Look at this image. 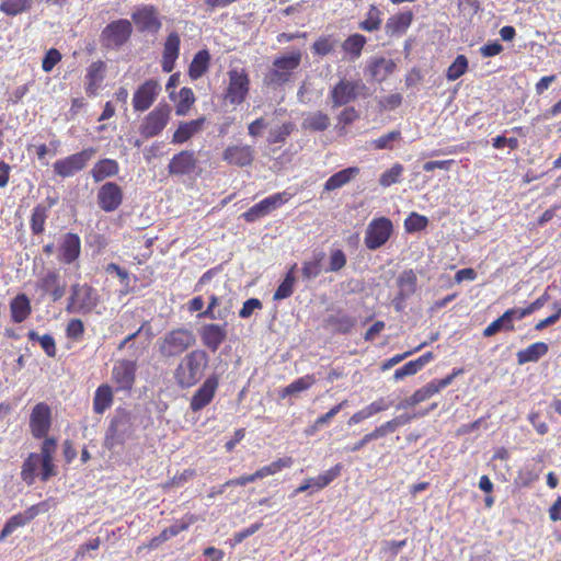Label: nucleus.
<instances>
[{
  "mask_svg": "<svg viewBox=\"0 0 561 561\" xmlns=\"http://www.w3.org/2000/svg\"><path fill=\"white\" fill-rule=\"evenodd\" d=\"M57 450V439L55 437L45 438L41 446V453H31L23 461L21 468V479L27 484L33 485L36 480V470L41 466L39 479L43 482L48 481L57 474L54 463V455Z\"/></svg>",
  "mask_w": 561,
  "mask_h": 561,
  "instance_id": "nucleus-1",
  "label": "nucleus"
},
{
  "mask_svg": "<svg viewBox=\"0 0 561 561\" xmlns=\"http://www.w3.org/2000/svg\"><path fill=\"white\" fill-rule=\"evenodd\" d=\"M209 357L204 350H193L186 353L173 371L175 383L181 389L196 386L204 377Z\"/></svg>",
  "mask_w": 561,
  "mask_h": 561,
  "instance_id": "nucleus-2",
  "label": "nucleus"
},
{
  "mask_svg": "<svg viewBox=\"0 0 561 561\" xmlns=\"http://www.w3.org/2000/svg\"><path fill=\"white\" fill-rule=\"evenodd\" d=\"M301 59L302 53L299 49L276 57L273 60L272 68L264 75V85L276 88L288 83L294 71L299 68Z\"/></svg>",
  "mask_w": 561,
  "mask_h": 561,
  "instance_id": "nucleus-3",
  "label": "nucleus"
},
{
  "mask_svg": "<svg viewBox=\"0 0 561 561\" xmlns=\"http://www.w3.org/2000/svg\"><path fill=\"white\" fill-rule=\"evenodd\" d=\"M196 343L194 332L186 328H175L158 340L159 355L164 359L175 358L192 348Z\"/></svg>",
  "mask_w": 561,
  "mask_h": 561,
  "instance_id": "nucleus-4",
  "label": "nucleus"
},
{
  "mask_svg": "<svg viewBox=\"0 0 561 561\" xmlns=\"http://www.w3.org/2000/svg\"><path fill=\"white\" fill-rule=\"evenodd\" d=\"M228 83L224 99L230 105H241L250 94L251 80L244 68H231L227 72Z\"/></svg>",
  "mask_w": 561,
  "mask_h": 561,
  "instance_id": "nucleus-5",
  "label": "nucleus"
},
{
  "mask_svg": "<svg viewBox=\"0 0 561 561\" xmlns=\"http://www.w3.org/2000/svg\"><path fill=\"white\" fill-rule=\"evenodd\" d=\"M96 153L93 147L84 148L79 152L67 156L54 162V173L60 178H70L84 170L89 161Z\"/></svg>",
  "mask_w": 561,
  "mask_h": 561,
  "instance_id": "nucleus-6",
  "label": "nucleus"
},
{
  "mask_svg": "<svg viewBox=\"0 0 561 561\" xmlns=\"http://www.w3.org/2000/svg\"><path fill=\"white\" fill-rule=\"evenodd\" d=\"M171 116V106L168 103H159L149 112L139 127L140 135L148 139L160 135L167 127Z\"/></svg>",
  "mask_w": 561,
  "mask_h": 561,
  "instance_id": "nucleus-7",
  "label": "nucleus"
},
{
  "mask_svg": "<svg viewBox=\"0 0 561 561\" xmlns=\"http://www.w3.org/2000/svg\"><path fill=\"white\" fill-rule=\"evenodd\" d=\"M99 304L95 289L87 284L71 287V296L66 310L68 312H91Z\"/></svg>",
  "mask_w": 561,
  "mask_h": 561,
  "instance_id": "nucleus-8",
  "label": "nucleus"
},
{
  "mask_svg": "<svg viewBox=\"0 0 561 561\" xmlns=\"http://www.w3.org/2000/svg\"><path fill=\"white\" fill-rule=\"evenodd\" d=\"M393 232L392 221L387 217L374 218L367 226L364 243L368 250L385 245Z\"/></svg>",
  "mask_w": 561,
  "mask_h": 561,
  "instance_id": "nucleus-9",
  "label": "nucleus"
},
{
  "mask_svg": "<svg viewBox=\"0 0 561 561\" xmlns=\"http://www.w3.org/2000/svg\"><path fill=\"white\" fill-rule=\"evenodd\" d=\"M364 88L365 85L360 80L340 79L329 92L332 107L336 108L354 102L358 98L359 91Z\"/></svg>",
  "mask_w": 561,
  "mask_h": 561,
  "instance_id": "nucleus-10",
  "label": "nucleus"
},
{
  "mask_svg": "<svg viewBox=\"0 0 561 561\" xmlns=\"http://www.w3.org/2000/svg\"><path fill=\"white\" fill-rule=\"evenodd\" d=\"M51 505L49 500L42 501L37 504H34L27 507L24 512L18 513L11 516L4 524L2 530L0 531V541L4 540L8 536H10L15 529L19 527H23L32 522L39 514L47 513L50 510Z\"/></svg>",
  "mask_w": 561,
  "mask_h": 561,
  "instance_id": "nucleus-11",
  "label": "nucleus"
},
{
  "mask_svg": "<svg viewBox=\"0 0 561 561\" xmlns=\"http://www.w3.org/2000/svg\"><path fill=\"white\" fill-rule=\"evenodd\" d=\"M137 364L131 359H118L113 365L111 379L116 391L130 392L136 382Z\"/></svg>",
  "mask_w": 561,
  "mask_h": 561,
  "instance_id": "nucleus-12",
  "label": "nucleus"
},
{
  "mask_svg": "<svg viewBox=\"0 0 561 561\" xmlns=\"http://www.w3.org/2000/svg\"><path fill=\"white\" fill-rule=\"evenodd\" d=\"M133 25L128 20L119 19L113 21L102 31V43L106 47L118 48L129 39Z\"/></svg>",
  "mask_w": 561,
  "mask_h": 561,
  "instance_id": "nucleus-13",
  "label": "nucleus"
},
{
  "mask_svg": "<svg viewBox=\"0 0 561 561\" xmlns=\"http://www.w3.org/2000/svg\"><path fill=\"white\" fill-rule=\"evenodd\" d=\"M161 92V84L157 79H148L134 92L131 103L135 112L149 110Z\"/></svg>",
  "mask_w": 561,
  "mask_h": 561,
  "instance_id": "nucleus-14",
  "label": "nucleus"
},
{
  "mask_svg": "<svg viewBox=\"0 0 561 561\" xmlns=\"http://www.w3.org/2000/svg\"><path fill=\"white\" fill-rule=\"evenodd\" d=\"M51 427V409L45 402L34 405L30 414V431L34 438H47Z\"/></svg>",
  "mask_w": 561,
  "mask_h": 561,
  "instance_id": "nucleus-15",
  "label": "nucleus"
},
{
  "mask_svg": "<svg viewBox=\"0 0 561 561\" xmlns=\"http://www.w3.org/2000/svg\"><path fill=\"white\" fill-rule=\"evenodd\" d=\"M57 260L65 265H71L78 261L81 254V239L77 233H64L57 247Z\"/></svg>",
  "mask_w": 561,
  "mask_h": 561,
  "instance_id": "nucleus-16",
  "label": "nucleus"
},
{
  "mask_svg": "<svg viewBox=\"0 0 561 561\" xmlns=\"http://www.w3.org/2000/svg\"><path fill=\"white\" fill-rule=\"evenodd\" d=\"M218 387V376L216 374L208 376L192 396L190 401V409L193 412H198L207 407L214 400Z\"/></svg>",
  "mask_w": 561,
  "mask_h": 561,
  "instance_id": "nucleus-17",
  "label": "nucleus"
},
{
  "mask_svg": "<svg viewBox=\"0 0 561 561\" xmlns=\"http://www.w3.org/2000/svg\"><path fill=\"white\" fill-rule=\"evenodd\" d=\"M123 190L115 182H106L98 190V205L106 211L112 213L119 208L123 203Z\"/></svg>",
  "mask_w": 561,
  "mask_h": 561,
  "instance_id": "nucleus-18",
  "label": "nucleus"
},
{
  "mask_svg": "<svg viewBox=\"0 0 561 561\" xmlns=\"http://www.w3.org/2000/svg\"><path fill=\"white\" fill-rule=\"evenodd\" d=\"M35 287L42 297L49 295L54 302L60 300L66 293V284L61 282L57 271H48L36 282Z\"/></svg>",
  "mask_w": 561,
  "mask_h": 561,
  "instance_id": "nucleus-19",
  "label": "nucleus"
},
{
  "mask_svg": "<svg viewBox=\"0 0 561 561\" xmlns=\"http://www.w3.org/2000/svg\"><path fill=\"white\" fill-rule=\"evenodd\" d=\"M461 374H463V369L458 368L454 369L451 374L447 375L445 378L431 380L425 386L416 389L412 393V401H415L417 405L419 403L428 400L430 398L438 393L440 390L448 387L454 381V379Z\"/></svg>",
  "mask_w": 561,
  "mask_h": 561,
  "instance_id": "nucleus-20",
  "label": "nucleus"
},
{
  "mask_svg": "<svg viewBox=\"0 0 561 561\" xmlns=\"http://www.w3.org/2000/svg\"><path fill=\"white\" fill-rule=\"evenodd\" d=\"M203 345L211 352H216L227 339V323H206L199 330Z\"/></svg>",
  "mask_w": 561,
  "mask_h": 561,
  "instance_id": "nucleus-21",
  "label": "nucleus"
},
{
  "mask_svg": "<svg viewBox=\"0 0 561 561\" xmlns=\"http://www.w3.org/2000/svg\"><path fill=\"white\" fill-rule=\"evenodd\" d=\"M58 203L56 197H47L44 203L37 204L31 213L30 229L32 234L39 236L45 231V224L50 209Z\"/></svg>",
  "mask_w": 561,
  "mask_h": 561,
  "instance_id": "nucleus-22",
  "label": "nucleus"
},
{
  "mask_svg": "<svg viewBox=\"0 0 561 561\" xmlns=\"http://www.w3.org/2000/svg\"><path fill=\"white\" fill-rule=\"evenodd\" d=\"M522 316H519V312L517 310V307L510 308L503 312L497 319L492 321L482 332V335L484 337H491L495 335L496 333L503 331V332H513L515 331V324L514 321L522 320Z\"/></svg>",
  "mask_w": 561,
  "mask_h": 561,
  "instance_id": "nucleus-23",
  "label": "nucleus"
},
{
  "mask_svg": "<svg viewBox=\"0 0 561 561\" xmlns=\"http://www.w3.org/2000/svg\"><path fill=\"white\" fill-rule=\"evenodd\" d=\"M222 159L230 165L248 167L254 160V150L249 145H231L224 150Z\"/></svg>",
  "mask_w": 561,
  "mask_h": 561,
  "instance_id": "nucleus-24",
  "label": "nucleus"
},
{
  "mask_svg": "<svg viewBox=\"0 0 561 561\" xmlns=\"http://www.w3.org/2000/svg\"><path fill=\"white\" fill-rule=\"evenodd\" d=\"M197 163L194 151L182 150L172 157L168 164V171L174 175L191 174L197 168Z\"/></svg>",
  "mask_w": 561,
  "mask_h": 561,
  "instance_id": "nucleus-25",
  "label": "nucleus"
},
{
  "mask_svg": "<svg viewBox=\"0 0 561 561\" xmlns=\"http://www.w3.org/2000/svg\"><path fill=\"white\" fill-rule=\"evenodd\" d=\"M133 21L141 32L156 33L161 27V21L157 9L153 5H147L133 14Z\"/></svg>",
  "mask_w": 561,
  "mask_h": 561,
  "instance_id": "nucleus-26",
  "label": "nucleus"
},
{
  "mask_svg": "<svg viewBox=\"0 0 561 561\" xmlns=\"http://www.w3.org/2000/svg\"><path fill=\"white\" fill-rule=\"evenodd\" d=\"M180 35L176 32H171L163 44L161 67L164 72L173 71L175 61L180 55Z\"/></svg>",
  "mask_w": 561,
  "mask_h": 561,
  "instance_id": "nucleus-27",
  "label": "nucleus"
},
{
  "mask_svg": "<svg viewBox=\"0 0 561 561\" xmlns=\"http://www.w3.org/2000/svg\"><path fill=\"white\" fill-rule=\"evenodd\" d=\"M206 117L202 116L188 122H181L173 133L172 144L182 145L187 142L192 137L199 134L205 126Z\"/></svg>",
  "mask_w": 561,
  "mask_h": 561,
  "instance_id": "nucleus-28",
  "label": "nucleus"
},
{
  "mask_svg": "<svg viewBox=\"0 0 561 561\" xmlns=\"http://www.w3.org/2000/svg\"><path fill=\"white\" fill-rule=\"evenodd\" d=\"M413 19L414 14L411 10L391 15L385 25L386 33L389 36H402L411 26Z\"/></svg>",
  "mask_w": 561,
  "mask_h": 561,
  "instance_id": "nucleus-29",
  "label": "nucleus"
},
{
  "mask_svg": "<svg viewBox=\"0 0 561 561\" xmlns=\"http://www.w3.org/2000/svg\"><path fill=\"white\" fill-rule=\"evenodd\" d=\"M396 68V62L385 57H374L367 64L368 75L377 82L385 81Z\"/></svg>",
  "mask_w": 561,
  "mask_h": 561,
  "instance_id": "nucleus-30",
  "label": "nucleus"
},
{
  "mask_svg": "<svg viewBox=\"0 0 561 561\" xmlns=\"http://www.w3.org/2000/svg\"><path fill=\"white\" fill-rule=\"evenodd\" d=\"M105 69V62L102 60L94 61L88 67L85 75V93L88 96L96 95L104 80Z\"/></svg>",
  "mask_w": 561,
  "mask_h": 561,
  "instance_id": "nucleus-31",
  "label": "nucleus"
},
{
  "mask_svg": "<svg viewBox=\"0 0 561 561\" xmlns=\"http://www.w3.org/2000/svg\"><path fill=\"white\" fill-rule=\"evenodd\" d=\"M208 300L207 308L198 317L209 320H226L231 314L230 301L222 306V299L216 294H210Z\"/></svg>",
  "mask_w": 561,
  "mask_h": 561,
  "instance_id": "nucleus-32",
  "label": "nucleus"
},
{
  "mask_svg": "<svg viewBox=\"0 0 561 561\" xmlns=\"http://www.w3.org/2000/svg\"><path fill=\"white\" fill-rule=\"evenodd\" d=\"M118 173V162L110 158L100 159L91 169V176L95 183H100L107 178L116 176Z\"/></svg>",
  "mask_w": 561,
  "mask_h": 561,
  "instance_id": "nucleus-33",
  "label": "nucleus"
},
{
  "mask_svg": "<svg viewBox=\"0 0 561 561\" xmlns=\"http://www.w3.org/2000/svg\"><path fill=\"white\" fill-rule=\"evenodd\" d=\"M114 402V392L110 385L102 383L94 391L93 396V412L98 415H103Z\"/></svg>",
  "mask_w": 561,
  "mask_h": 561,
  "instance_id": "nucleus-34",
  "label": "nucleus"
},
{
  "mask_svg": "<svg viewBox=\"0 0 561 561\" xmlns=\"http://www.w3.org/2000/svg\"><path fill=\"white\" fill-rule=\"evenodd\" d=\"M11 320L14 323L25 321L32 313V306L30 298L25 294H18L10 301Z\"/></svg>",
  "mask_w": 561,
  "mask_h": 561,
  "instance_id": "nucleus-35",
  "label": "nucleus"
},
{
  "mask_svg": "<svg viewBox=\"0 0 561 561\" xmlns=\"http://www.w3.org/2000/svg\"><path fill=\"white\" fill-rule=\"evenodd\" d=\"M360 172L358 167H348L332 174L324 183V191L331 192L343 187L354 180Z\"/></svg>",
  "mask_w": 561,
  "mask_h": 561,
  "instance_id": "nucleus-36",
  "label": "nucleus"
},
{
  "mask_svg": "<svg viewBox=\"0 0 561 561\" xmlns=\"http://www.w3.org/2000/svg\"><path fill=\"white\" fill-rule=\"evenodd\" d=\"M434 359L433 352H426L414 360L405 363L402 367L396 369L393 374L394 380L403 379L407 376L417 374L425 365Z\"/></svg>",
  "mask_w": 561,
  "mask_h": 561,
  "instance_id": "nucleus-37",
  "label": "nucleus"
},
{
  "mask_svg": "<svg viewBox=\"0 0 561 561\" xmlns=\"http://www.w3.org/2000/svg\"><path fill=\"white\" fill-rule=\"evenodd\" d=\"M210 59L211 57L207 49L198 50L194 55L187 71V75L191 78V80H197L208 71L210 66Z\"/></svg>",
  "mask_w": 561,
  "mask_h": 561,
  "instance_id": "nucleus-38",
  "label": "nucleus"
},
{
  "mask_svg": "<svg viewBox=\"0 0 561 561\" xmlns=\"http://www.w3.org/2000/svg\"><path fill=\"white\" fill-rule=\"evenodd\" d=\"M549 351V346L545 342H535L516 354L518 365L538 362Z\"/></svg>",
  "mask_w": 561,
  "mask_h": 561,
  "instance_id": "nucleus-39",
  "label": "nucleus"
},
{
  "mask_svg": "<svg viewBox=\"0 0 561 561\" xmlns=\"http://www.w3.org/2000/svg\"><path fill=\"white\" fill-rule=\"evenodd\" d=\"M366 43L367 39L364 35L355 33L344 39L342 43V49L350 56L351 60H356L360 57Z\"/></svg>",
  "mask_w": 561,
  "mask_h": 561,
  "instance_id": "nucleus-40",
  "label": "nucleus"
},
{
  "mask_svg": "<svg viewBox=\"0 0 561 561\" xmlns=\"http://www.w3.org/2000/svg\"><path fill=\"white\" fill-rule=\"evenodd\" d=\"M297 267V264H293L291 267L288 270V272L286 273L284 279L282 280V283L278 285V287L276 288L274 295H273V299L274 300H282V299H286L288 297H290L294 293V286H295V282H296V277H295V270Z\"/></svg>",
  "mask_w": 561,
  "mask_h": 561,
  "instance_id": "nucleus-41",
  "label": "nucleus"
},
{
  "mask_svg": "<svg viewBox=\"0 0 561 561\" xmlns=\"http://www.w3.org/2000/svg\"><path fill=\"white\" fill-rule=\"evenodd\" d=\"M382 23V12L376 4H370L365 19L359 22V28L366 32H376L380 30Z\"/></svg>",
  "mask_w": 561,
  "mask_h": 561,
  "instance_id": "nucleus-42",
  "label": "nucleus"
},
{
  "mask_svg": "<svg viewBox=\"0 0 561 561\" xmlns=\"http://www.w3.org/2000/svg\"><path fill=\"white\" fill-rule=\"evenodd\" d=\"M399 295L402 298L409 297L416 291L417 277L413 270L403 271L398 278Z\"/></svg>",
  "mask_w": 561,
  "mask_h": 561,
  "instance_id": "nucleus-43",
  "label": "nucleus"
},
{
  "mask_svg": "<svg viewBox=\"0 0 561 561\" xmlns=\"http://www.w3.org/2000/svg\"><path fill=\"white\" fill-rule=\"evenodd\" d=\"M336 46L337 39L335 38L334 35H322L313 42L311 46V51L316 56L323 57L329 54H332L335 50Z\"/></svg>",
  "mask_w": 561,
  "mask_h": 561,
  "instance_id": "nucleus-44",
  "label": "nucleus"
},
{
  "mask_svg": "<svg viewBox=\"0 0 561 561\" xmlns=\"http://www.w3.org/2000/svg\"><path fill=\"white\" fill-rule=\"evenodd\" d=\"M328 325H330L335 332L347 334L355 327V318L347 314H332L327 319Z\"/></svg>",
  "mask_w": 561,
  "mask_h": 561,
  "instance_id": "nucleus-45",
  "label": "nucleus"
},
{
  "mask_svg": "<svg viewBox=\"0 0 561 561\" xmlns=\"http://www.w3.org/2000/svg\"><path fill=\"white\" fill-rule=\"evenodd\" d=\"M32 0H1L0 11L8 16H16L32 8Z\"/></svg>",
  "mask_w": 561,
  "mask_h": 561,
  "instance_id": "nucleus-46",
  "label": "nucleus"
},
{
  "mask_svg": "<svg viewBox=\"0 0 561 561\" xmlns=\"http://www.w3.org/2000/svg\"><path fill=\"white\" fill-rule=\"evenodd\" d=\"M196 98L193 90L188 87L181 88L179 92V101L175 104V114L178 116H185L195 104Z\"/></svg>",
  "mask_w": 561,
  "mask_h": 561,
  "instance_id": "nucleus-47",
  "label": "nucleus"
},
{
  "mask_svg": "<svg viewBox=\"0 0 561 561\" xmlns=\"http://www.w3.org/2000/svg\"><path fill=\"white\" fill-rule=\"evenodd\" d=\"M329 126L330 118L325 113L321 111L308 115L302 122V128L311 131H323Z\"/></svg>",
  "mask_w": 561,
  "mask_h": 561,
  "instance_id": "nucleus-48",
  "label": "nucleus"
},
{
  "mask_svg": "<svg viewBox=\"0 0 561 561\" xmlns=\"http://www.w3.org/2000/svg\"><path fill=\"white\" fill-rule=\"evenodd\" d=\"M342 468L343 467L341 463H336L335 466H333L325 472L319 474L318 477L309 478V482H311L312 488L316 491L322 490L341 474Z\"/></svg>",
  "mask_w": 561,
  "mask_h": 561,
  "instance_id": "nucleus-49",
  "label": "nucleus"
},
{
  "mask_svg": "<svg viewBox=\"0 0 561 561\" xmlns=\"http://www.w3.org/2000/svg\"><path fill=\"white\" fill-rule=\"evenodd\" d=\"M324 252L320 251L313 255L310 261H305L301 267V274L306 279H312L318 277L322 272V260L324 259Z\"/></svg>",
  "mask_w": 561,
  "mask_h": 561,
  "instance_id": "nucleus-50",
  "label": "nucleus"
},
{
  "mask_svg": "<svg viewBox=\"0 0 561 561\" xmlns=\"http://www.w3.org/2000/svg\"><path fill=\"white\" fill-rule=\"evenodd\" d=\"M27 337L32 342H38L43 351L48 357H55L57 354V347L55 339L50 334L39 335L36 331L31 330L27 333Z\"/></svg>",
  "mask_w": 561,
  "mask_h": 561,
  "instance_id": "nucleus-51",
  "label": "nucleus"
},
{
  "mask_svg": "<svg viewBox=\"0 0 561 561\" xmlns=\"http://www.w3.org/2000/svg\"><path fill=\"white\" fill-rule=\"evenodd\" d=\"M316 383V378L313 375H306L300 377L288 386H286L282 391V397L291 396L301 391L309 389L311 386Z\"/></svg>",
  "mask_w": 561,
  "mask_h": 561,
  "instance_id": "nucleus-52",
  "label": "nucleus"
},
{
  "mask_svg": "<svg viewBox=\"0 0 561 561\" xmlns=\"http://www.w3.org/2000/svg\"><path fill=\"white\" fill-rule=\"evenodd\" d=\"M295 129V124L293 122H286L282 124L279 127L272 129L270 131L267 141L271 145L283 144L290 136V134Z\"/></svg>",
  "mask_w": 561,
  "mask_h": 561,
  "instance_id": "nucleus-53",
  "label": "nucleus"
},
{
  "mask_svg": "<svg viewBox=\"0 0 561 561\" xmlns=\"http://www.w3.org/2000/svg\"><path fill=\"white\" fill-rule=\"evenodd\" d=\"M468 70V59L465 55H458L446 71V78L455 81L465 75Z\"/></svg>",
  "mask_w": 561,
  "mask_h": 561,
  "instance_id": "nucleus-54",
  "label": "nucleus"
},
{
  "mask_svg": "<svg viewBox=\"0 0 561 561\" xmlns=\"http://www.w3.org/2000/svg\"><path fill=\"white\" fill-rule=\"evenodd\" d=\"M428 226V219L415 211L411 213L404 220V229L409 233L422 231Z\"/></svg>",
  "mask_w": 561,
  "mask_h": 561,
  "instance_id": "nucleus-55",
  "label": "nucleus"
},
{
  "mask_svg": "<svg viewBox=\"0 0 561 561\" xmlns=\"http://www.w3.org/2000/svg\"><path fill=\"white\" fill-rule=\"evenodd\" d=\"M401 139V131L400 130H392L389 131L386 135H382L381 137L374 139L371 141V146L377 150L382 149H393V142L399 141Z\"/></svg>",
  "mask_w": 561,
  "mask_h": 561,
  "instance_id": "nucleus-56",
  "label": "nucleus"
},
{
  "mask_svg": "<svg viewBox=\"0 0 561 561\" xmlns=\"http://www.w3.org/2000/svg\"><path fill=\"white\" fill-rule=\"evenodd\" d=\"M403 172V167L400 163L393 164L389 170L385 171L379 179V183L383 187L391 186L399 182V179Z\"/></svg>",
  "mask_w": 561,
  "mask_h": 561,
  "instance_id": "nucleus-57",
  "label": "nucleus"
},
{
  "mask_svg": "<svg viewBox=\"0 0 561 561\" xmlns=\"http://www.w3.org/2000/svg\"><path fill=\"white\" fill-rule=\"evenodd\" d=\"M289 198H290V195L288 193L282 192V193H275L273 195H270V196L265 197L264 199H262L261 202L264 205L267 213L270 214L274 209L280 207L286 202H288Z\"/></svg>",
  "mask_w": 561,
  "mask_h": 561,
  "instance_id": "nucleus-58",
  "label": "nucleus"
},
{
  "mask_svg": "<svg viewBox=\"0 0 561 561\" xmlns=\"http://www.w3.org/2000/svg\"><path fill=\"white\" fill-rule=\"evenodd\" d=\"M198 517L194 514H186L181 520L165 528L171 537L178 536L180 533L188 529L191 525L196 523Z\"/></svg>",
  "mask_w": 561,
  "mask_h": 561,
  "instance_id": "nucleus-59",
  "label": "nucleus"
},
{
  "mask_svg": "<svg viewBox=\"0 0 561 561\" xmlns=\"http://www.w3.org/2000/svg\"><path fill=\"white\" fill-rule=\"evenodd\" d=\"M347 259L341 249L332 250L330 253V262L327 272H339L345 267Z\"/></svg>",
  "mask_w": 561,
  "mask_h": 561,
  "instance_id": "nucleus-60",
  "label": "nucleus"
},
{
  "mask_svg": "<svg viewBox=\"0 0 561 561\" xmlns=\"http://www.w3.org/2000/svg\"><path fill=\"white\" fill-rule=\"evenodd\" d=\"M84 334V324L80 319H71L66 327V335L70 340L78 341Z\"/></svg>",
  "mask_w": 561,
  "mask_h": 561,
  "instance_id": "nucleus-61",
  "label": "nucleus"
},
{
  "mask_svg": "<svg viewBox=\"0 0 561 561\" xmlns=\"http://www.w3.org/2000/svg\"><path fill=\"white\" fill-rule=\"evenodd\" d=\"M266 215H268V213L265 209L262 202L260 201L259 203H256L255 205L250 207L247 211H244L242 214V218L247 222H254V221L259 220L260 218L265 217Z\"/></svg>",
  "mask_w": 561,
  "mask_h": 561,
  "instance_id": "nucleus-62",
  "label": "nucleus"
},
{
  "mask_svg": "<svg viewBox=\"0 0 561 561\" xmlns=\"http://www.w3.org/2000/svg\"><path fill=\"white\" fill-rule=\"evenodd\" d=\"M61 54L56 48H50L45 54L43 61H42V68L45 72H50L54 67L61 60Z\"/></svg>",
  "mask_w": 561,
  "mask_h": 561,
  "instance_id": "nucleus-63",
  "label": "nucleus"
},
{
  "mask_svg": "<svg viewBox=\"0 0 561 561\" xmlns=\"http://www.w3.org/2000/svg\"><path fill=\"white\" fill-rule=\"evenodd\" d=\"M262 308L263 304L259 298H250L243 302L239 311V317L241 319H248L255 310H261Z\"/></svg>",
  "mask_w": 561,
  "mask_h": 561,
  "instance_id": "nucleus-64",
  "label": "nucleus"
}]
</instances>
